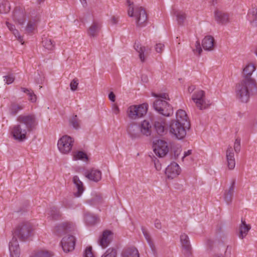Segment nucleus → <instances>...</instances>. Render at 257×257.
<instances>
[{"label": "nucleus", "mask_w": 257, "mask_h": 257, "mask_svg": "<svg viewBox=\"0 0 257 257\" xmlns=\"http://www.w3.org/2000/svg\"><path fill=\"white\" fill-rule=\"evenodd\" d=\"M255 68L252 64H249L243 70L244 79L236 85V96L242 102L246 103L250 96L257 93V84L255 79L251 77Z\"/></svg>", "instance_id": "nucleus-1"}, {"label": "nucleus", "mask_w": 257, "mask_h": 257, "mask_svg": "<svg viewBox=\"0 0 257 257\" xmlns=\"http://www.w3.org/2000/svg\"><path fill=\"white\" fill-rule=\"evenodd\" d=\"M33 228L29 222H24L20 224L13 233V237L9 242L10 257H19L20 250L17 236L21 241L27 240L32 235Z\"/></svg>", "instance_id": "nucleus-2"}, {"label": "nucleus", "mask_w": 257, "mask_h": 257, "mask_svg": "<svg viewBox=\"0 0 257 257\" xmlns=\"http://www.w3.org/2000/svg\"><path fill=\"white\" fill-rule=\"evenodd\" d=\"M128 15L131 17L136 18L137 27H143L146 26L148 19L147 14L146 10L142 7H136L135 9L130 8Z\"/></svg>", "instance_id": "nucleus-3"}, {"label": "nucleus", "mask_w": 257, "mask_h": 257, "mask_svg": "<svg viewBox=\"0 0 257 257\" xmlns=\"http://www.w3.org/2000/svg\"><path fill=\"white\" fill-rule=\"evenodd\" d=\"M190 124H186L178 120H172L170 124V133L178 140L183 139L186 135V128H189Z\"/></svg>", "instance_id": "nucleus-4"}, {"label": "nucleus", "mask_w": 257, "mask_h": 257, "mask_svg": "<svg viewBox=\"0 0 257 257\" xmlns=\"http://www.w3.org/2000/svg\"><path fill=\"white\" fill-rule=\"evenodd\" d=\"M153 107L159 113L165 116H169L173 113L172 106L161 99H157L154 102Z\"/></svg>", "instance_id": "nucleus-5"}, {"label": "nucleus", "mask_w": 257, "mask_h": 257, "mask_svg": "<svg viewBox=\"0 0 257 257\" xmlns=\"http://www.w3.org/2000/svg\"><path fill=\"white\" fill-rule=\"evenodd\" d=\"M147 104H143L138 106L132 105L127 110L128 116L132 119L143 117L147 112Z\"/></svg>", "instance_id": "nucleus-6"}, {"label": "nucleus", "mask_w": 257, "mask_h": 257, "mask_svg": "<svg viewBox=\"0 0 257 257\" xmlns=\"http://www.w3.org/2000/svg\"><path fill=\"white\" fill-rule=\"evenodd\" d=\"M17 120L28 131H31L37 125L36 117L33 114L20 115Z\"/></svg>", "instance_id": "nucleus-7"}, {"label": "nucleus", "mask_w": 257, "mask_h": 257, "mask_svg": "<svg viewBox=\"0 0 257 257\" xmlns=\"http://www.w3.org/2000/svg\"><path fill=\"white\" fill-rule=\"evenodd\" d=\"M192 99L200 109H205L210 104V102L205 99V92L203 90L195 92L193 94Z\"/></svg>", "instance_id": "nucleus-8"}, {"label": "nucleus", "mask_w": 257, "mask_h": 257, "mask_svg": "<svg viewBox=\"0 0 257 257\" xmlns=\"http://www.w3.org/2000/svg\"><path fill=\"white\" fill-rule=\"evenodd\" d=\"M74 140L68 136H63L58 142L59 151L63 154L68 153L72 149Z\"/></svg>", "instance_id": "nucleus-9"}, {"label": "nucleus", "mask_w": 257, "mask_h": 257, "mask_svg": "<svg viewBox=\"0 0 257 257\" xmlns=\"http://www.w3.org/2000/svg\"><path fill=\"white\" fill-rule=\"evenodd\" d=\"M154 152L160 158L165 156L169 152V148L166 142L159 140L154 142Z\"/></svg>", "instance_id": "nucleus-10"}, {"label": "nucleus", "mask_w": 257, "mask_h": 257, "mask_svg": "<svg viewBox=\"0 0 257 257\" xmlns=\"http://www.w3.org/2000/svg\"><path fill=\"white\" fill-rule=\"evenodd\" d=\"M28 131L23 125L21 124L15 125L12 128L11 134L15 140L19 142H23L27 138L26 134Z\"/></svg>", "instance_id": "nucleus-11"}, {"label": "nucleus", "mask_w": 257, "mask_h": 257, "mask_svg": "<svg viewBox=\"0 0 257 257\" xmlns=\"http://www.w3.org/2000/svg\"><path fill=\"white\" fill-rule=\"evenodd\" d=\"M76 239L73 235H68L64 237L61 240L62 247L65 252L74 250L75 245Z\"/></svg>", "instance_id": "nucleus-12"}, {"label": "nucleus", "mask_w": 257, "mask_h": 257, "mask_svg": "<svg viewBox=\"0 0 257 257\" xmlns=\"http://www.w3.org/2000/svg\"><path fill=\"white\" fill-rule=\"evenodd\" d=\"M179 166L176 162H172L166 169L165 174L169 179H173L180 173Z\"/></svg>", "instance_id": "nucleus-13"}, {"label": "nucleus", "mask_w": 257, "mask_h": 257, "mask_svg": "<svg viewBox=\"0 0 257 257\" xmlns=\"http://www.w3.org/2000/svg\"><path fill=\"white\" fill-rule=\"evenodd\" d=\"M111 235V231L108 230H104L98 239V243L99 245L103 248L108 246L112 240Z\"/></svg>", "instance_id": "nucleus-14"}, {"label": "nucleus", "mask_w": 257, "mask_h": 257, "mask_svg": "<svg viewBox=\"0 0 257 257\" xmlns=\"http://www.w3.org/2000/svg\"><path fill=\"white\" fill-rule=\"evenodd\" d=\"M127 132L132 139H136L140 137V125L136 123H132L128 125Z\"/></svg>", "instance_id": "nucleus-15"}, {"label": "nucleus", "mask_w": 257, "mask_h": 257, "mask_svg": "<svg viewBox=\"0 0 257 257\" xmlns=\"http://www.w3.org/2000/svg\"><path fill=\"white\" fill-rule=\"evenodd\" d=\"M13 19L20 25H22L25 21V15L22 8L16 7L13 12Z\"/></svg>", "instance_id": "nucleus-16"}, {"label": "nucleus", "mask_w": 257, "mask_h": 257, "mask_svg": "<svg viewBox=\"0 0 257 257\" xmlns=\"http://www.w3.org/2000/svg\"><path fill=\"white\" fill-rule=\"evenodd\" d=\"M226 157L229 169H233L235 165L234 153L232 147L229 146L226 152Z\"/></svg>", "instance_id": "nucleus-17"}, {"label": "nucleus", "mask_w": 257, "mask_h": 257, "mask_svg": "<svg viewBox=\"0 0 257 257\" xmlns=\"http://www.w3.org/2000/svg\"><path fill=\"white\" fill-rule=\"evenodd\" d=\"M71 224L68 222H65L56 226L54 233L58 236H61L66 232L70 230Z\"/></svg>", "instance_id": "nucleus-18"}, {"label": "nucleus", "mask_w": 257, "mask_h": 257, "mask_svg": "<svg viewBox=\"0 0 257 257\" xmlns=\"http://www.w3.org/2000/svg\"><path fill=\"white\" fill-rule=\"evenodd\" d=\"M215 45L214 39L211 36H206L202 41V46L203 49L207 51H211Z\"/></svg>", "instance_id": "nucleus-19"}, {"label": "nucleus", "mask_w": 257, "mask_h": 257, "mask_svg": "<svg viewBox=\"0 0 257 257\" xmlns=\"http://www.w3.org/2000/svg\"><path fill=\"white\" fill-rule=\"evenodd\" d=\"M85 177L90 180L97 182L101 179V172L98 170L91 169L85 173Z\"/></svg>", "instance_id": "nucleus-20"}, {"label": "nucleus", "mask_w": 257, "mask_h": 257, "mask_svg": "<svg viewBox=\"0 0 257 257\" xmlns=\"http://www.w3.org/2000/svg\"><path fill=\"white\" fill-rule=\"evenodd\" d=\"M154 128L159 135H163L166 132V123L163 119H159L154 122Z\"/></svg>", "instance_id": "nucleus-21"}, {"label": "nucleus", "mask_w": 257, "mask_h": 257, "mask_svg": "<svg viewBox=\"0 0 257 257\" xmlns=\"http://www.w3.org/2000/svg\"><path fill=\"white\" fill-rule=\"evenodd\" d=\"M134 48L139 54V58L141 59L142 62H144L145 60L144 53L146 52L147 54L149 52H150L151 49L147 48L146 49L145 47H142L141 46V44L138 42H136L134 44Z\"/></svg>", "instance_id": "nucleus-22"}, {"label": "nucleus", "mask_w": 257, "mask_h": 257, "mask_svg": "<svg viewBox=\"0 0 257 257\" xmlns=\"http://www.w3.org/2000/svg\"><path fill=\"white\" fill-rule=\"evenodd\" d=\"M214 16L215 20L219 24H225L228 22V15L221 11H216Z\"/></svg>", "instance_id": "nucleus-23"}, {"label": "nucleus", "mask_w": 257, "mask_h": 257, "mask_svg": "<svg viewBox=\"0 0 257 257\" xmlns=\"http://www.w3.org/2000/svg\"><path fill=\"white\" fill-rule=\"evenodd\" d=\"M100 29V26L97 22H93L87 31V34L91 38L96 37Z\"/></svg>", "instance_id": "nucleus-24"}, {"label": "nucleus", "mask_w": 257, "mask_h": 257, "mask_svg": "<svg viewBox=\"0 0 257 257\" xmlns=\"http://www.w3.org/2000/svg\"><path fill=\"white\" fill-rule=\"evenodd\" d=\"M122 257H140L138 250L134 247H131L124 249L121 253Z\"/></svg>", "instance_id": "nucleus-25"}, {"label": "nucleus", "mask_w": 257, "mask_h": 257, "mask_svg": "<svg viewBox=\"0 0 257 257\" xmlns=\"http://www.w3.org/2000/svg\"><path fill=\"white\" fill-rule=\"evenodd\" d=\"M84 221L88 225H93L99 221L98 217L89 212H86L84 214Z\"/></svg>", "instance_id": "nucleus-26"}, {"label": "nucleus", "mask_w": 257, "mask_h": 257, "mask_svg": "<svg viewBox=\"0 0 257 257\" xmlns=\"http://www.w3.org/2000/svg\"><path fill=\"white\" fill-rule=\"evenodd\" d=\"M73 182L77 189V191L74 193L75 197H79L84 191L82 182L79 180L77 176H74L73 178Z\"/></svg>", "instance_id": "nucleus-27"}, {"label": "nucleus", "mask_w": 257, "mask_h": 257, "mask_svg": "<svg viewBox=\"0 0 257 257\" xmlns=\"http://www.w3.org/2000/svg\"><path fill=\"white\" fill-rule=\"evenodd\" d=\"M241 223L239 227V237L243 239L246 235L247 232L250 229V226L246 223L245 220L241 218Z\"/></svg>", "instance_id": "nucleus-28"}, {"label": "nucleus", "mask_w": 257, "mask_h": 257, "mask_svg": "<svg viewBox=\"0 0 257 257\" xmlns=\"http://www.w3.org/2000/svg\"><path fill=\"white\" fill-rule=\"evenodd\" d=\"M151 125L150 124L149 121L144 120L140 126V133L143 134L144 135L148 136L151 135Z\"/></svg>", "instance_id": "nucleus-29"}, {"label": "nucleus", "mask_w": 257, "mask_h": 257, "mask_svg": "<svg viewBox=\"0 0 257 257\" xmlns=\"http://www.w3.org/2000/svg\"><path fill=\"white\" fill-rule=\"evenodd\" d=\"M54 255L52 251L47 250L35 251L32 253L30 257H52Z\"/></svg>", "instance_id": "nucleus-30"}, {"label": "nucleus", "mask_w": 257, "mask_h": 257, "mask_svg": "<svg viewBox=\"0 0 257 257\" xmlns=\"http://www.w3.org/2000/svg\"><path fill=\"white\" fill-rule=\"evenodd\" d=\"M248 19L252 25L255 27L257 26V9L252 8L248 13Z\"/></svg>", "instance_id": "nucleus-31"}, {"label": "nucleus", "mask_w": 257, "mask_h": 257, "mask_svg": "<svg viewBox=\"0 0 257 257\" xmlns=\"http://www.w3.org/2000/svg\"><path fill=\"white\" fill-rule=\"evenodd\" d=\"M180 241L183 248L187 251H189L191 249V245L188 235L185 233L182 234L180 235Z\"/></svg>", "instance_id": "nucleus-32"}, {"label": "nucleus", "mask_w": 257, "mask_h": 257, "mask_svg": "<svg viewBox=\"0 0 257 257\" xmlns=\"http://www.w3.org/2000/svg\"><path fill=\"white\" fill-rule=\"evenodd\" d=\"M187 118L186 112L182 109H179L176 112V119L175 120H178V121L183 122L186 124H190Z\"/></svg>", "instance_id": "nucleus-33"}, {"label": "nucleus", "mask_w": 257, "mask_h": 257, "mask_svg": "<svg viewBox=\"0 0 257 257\" xmlns=\"http://www.w3.org/2000/svg\"><path fill=\"white\" fill-rule=\"evenodd\" d=\"M142 232L147 241L148 243L149 244V246H150L151 249L153 251H154L155 250V246L153 243V241L151 238V237L148 232V231L145 229V227H142L141 228Z\"/></svg>", "instance_id": "nucleus-34"}, {"label": "nucleus", "mask_w": 257, "mask_h": 257, "mask_svg": "<svg viewBox=\"0 0 257 257\" xmlns=\"http://www.w3.org/2000/svg\"><path fill=\"white\" fill-rule=\"evenodd\" d=\"M81 120L79 119L77 115H73L69 119V123L73 127L78 130L80 127Z\"/></svg>", "instance_id": "nucleus-35"}, {"label": "nucleus", "mask_w": 257, "mask_h": 257, "mask_svg": "<svg viewBox=\"0 0 257 257\" xmlns=\"http://www.w3.org/2000/svg\"><path fill=\"white\" fill-rule=\"evenodd\" d=\"M10 10L11 7L8 2L5 0H0V13H7Z\"/></svg>", "instance_id": "nucleus-36"}, {"label": "nucleus", "mask_w": 257, "mask_h": 257, "mask_svg": "<svg viewBox=\"0 0 257 257\" xmlns=\"http://www.w3.org/2000/svg\"><path fill=\"white\" fill-rule=\"evenodd\" d=\"M24 108L23 105L18 103L13 102L11 105L10 108V113L13 115H15L19 111Z\"/></svg>", "instance_id": "nucleus-37"}, {"label": "nucleus", "mask_w": 257, "mask_h": 257, "mask_svg": "<svg viewBox=\"0 0 257 257\" xmlns=\"http://www.w3.org/2000/svg\"><path fill=\"white\" fill-rule=\"evenodd\" d=\"M48 214L53 219H57L60 216L59 210L54 206L50 208Z\"/></svg>", "instance_id": "nucleus-38"}, {"label": "nucleus", "mask_w": 257, "mask_h": 257, "mask_svg": "<svg viewBox=\"0 0 257 257\" xmlns=\"http://www.w3.org/2000/svg\"><path fill=\"white\" fill-rule=\"evenodd\" d=\"M21 91L26 93L29 96V100L32 102H35L36 101V95L34 94V92L31 89L21 87Z\"/></svg>", "instance_id": "nucleus-39"}, {"label": "nucleus", "mask_w": 257, "mask_h": 257, "mask_svg": "<svg viewBox=\"0 0 257 257\" xmlns=\"http://www.w3.org/2000/svg\"><path fill=\"white\" fill-rule=\"evenodd\" d=\"M36 28V21L35 20H30L27 24L25 31L28 34H32Z\"/></svg>", "instance_id": "nucleus-40"}, {"label": "nucleus", "mask_w": 257, "mask_h": 257, "mask_svg": "<svg viewBox=\"0 0 257 257\" xmlns=\"http://www.w3.org/2000/svg\"><path fill=\"white\" fill-rule=\"evenodd\" d=\"M174 15L176 17V19L178 23L180 25L183 24V23L186 19V15L184 13L180 11L174 12Z\"/></svg>", "instance_id": "nucleus-41"}, {"label": "nucleus", "mask_w": 257, "mask_h": 257, "mask_svg": "<svg viewBox=\"0 0 257 257\" xmlns=\"http://www.w3.org/2000/svg\"><path fill=\"white\" fill-rule=\"evenodd\" d=\"M73 159L75 160H81L87 161L88 160V158L85 153L81 151H78L76 152L75 154H74Z\"/></svg>", "instance_id": "nucleus-42"}, {"label": "nucleus", "mask_w": 257, "mask_h": 257, "mask_svg": "<svg viewBox=\"0 0 257 257\" xmlns=\"http://www.w3.org/2000/svg\"><path fill=\"white\" fill-rule=\"evenodd\" d=\"M43 46L47 49L51 50L54 47V42L51 39H45L42 41Z\"/></svg>", "instance_id": "nucleus-43"}, {"label": "nucleus", "mask_w": 257, "mask_h": 257, "mask_svg": "<svg viewBox=\"0 0 257 257\" xmlns=\"http://www.w3.org/2000/svg\"><path fill=\"white\" fill-rule=\"evenodd\" d=\"M117 251L113 247L109 248L101 257H116Z\"/></svg>", "instance_id": "nucleus-44"}, {"label": "nucleus", "mask_w": 257, "mask_h": 257, "mask_svg": "<svg viewBox=\"0 0 257 257\" xmlns=\"http://www.w3.org/2000/svg\"><path fill=\"white\" fill-rule=\"evenodd\" d=\"M83 257H95L92 246H88L86 247L83 252Z\"/></svg>", "instance_id": "nucleus-45"}, {"label": "nucleus", "mask_w": 257, "mask_h": 257, "mask_svg": "<svg viewBox=\"0 0 257 257\" xmlns=\"http://www.w3.org/2000/svg\"><path fill=\"white\" fill-rule=\"evenodd\" d=\"M153 96H154L155 97L158 98V99H161L164 100H170V98L169 97V95L167 93H160L159 94H156L155 93H153Z\"/></svg>", "instance_id": "nucleus-46"}, {"label": "nucleus", "mask_w": 257, "mask_h": 257, "mask_svg": "<svg viewBox=\"0 0 257 257\" xmlns=\"http://www.w3.org/2000/svg\"><path fill=\"white\" fill-rule=\"evenodd\" d=\"M234 150L236 153H238L240 151V139H236L234 144Z\"/></svg>", "instance_id": "nucleus-47"}, {"label": "nucleus", "mask_w": 257, "mask_h": 257, "mask_svg": "<svg viewBox=\"0 0 257 257\" xmlns=\"http://www.w3.org/2000/svg\"><path fill=\"white\" fill-rule=\"evenodd\" d=\"M78 85V80L77 78L73 79L70 84L71 90L73 91H75L77 89Z\"/></svg>", "instance_id": "nucleus-48"}, {"label": "nucleus", "mask_w": 257, "mask_h": 257, "mask_svg": "<svg viewBox=\"0 0 257 257\" xmlns=\"http://www.w3.org/2000/svg\"><path fill=\"white\" fill-rule=\"evenodd\" d=\"M235 184V180H232L231 185L229 188V189L228 190L225 191V193L233 195Z\"/></svg>", "instance_id": "nucleus-49"}, {"label": "nucleus", "mask_w": 257, "mask_h": 257, "mask_svg": "<svg viewBox=\"0 0 257 257\" xmlns=\"http://www.w3.org/2000/svg\"><path fill=\"white\" fill-rule=\"evenodd\" d=\"M232 197L233 195L224 193V199L227 204H230L232 202Z\"/></svg>", "instance_id": "nucleus-50"}, {"label": "nucleus", "mask_w": 257, "mask_h": 257, "mask_svg": "<svg viewBox=\"0 0 257 257\" xmlns=\"http://www.w3.org/2000/svg\"><path fill=\"white\" fill-rule=\"evenodd\" d=\"M12 32L16 37V38H17L18 40L22 43V44H23V37L20 35L19 31L17 29H15L13 31H12Z\"/></svg>", "instance_id": "nucleus-51"}, {"label": "nucleus", "mask_w": 257, "mask_h": 257, "mask_svg": "<svg viewBox=\"0 0 257 257\" xmlns=\"http://www.w3.org/2000/svg\"><path fill=\"white\" fill-rule=\"evenodd\" d=\"M4 80L6 81L8 84H11L14 80V77L12 75H7L4 76Z\"/></svg>", "instance_id": "nucleus-52"}, {"label": "nucleus", "mask_w": 257, "mask_h": 257, "mask_svg": "<svg viewBox=\"0 0 257 257\" xmlns=\"http://www.w3.org/2000/svg\"><path fill=\"white\" fill-rule=\"evenodd\" d=\"M164 45L162 44L159 43L156 45L155 50L158 53H161L164 49Z\"/></svg>", "instance_id": "nucleus-53"}, {"label": "nucleus", "mask_w": 257, "mask_h": 257, "mask_svg": "<svg viewBox=\"0 0 257 257\" xmlns=\"http://www.w3.org/2000/svg\"><path fill=\"white\" fill-rule=\"evenodd\" d=\"M195 48V50L198 52V54L200 55L201 53L202 50L199 41H197L196 42ZM193 51H194L195 49H194Z\"/></svg>", "instance_id": "nucleus-54"}, {"label": "nucleus", "mask_w": 257, "mask_h": 257, "mask_svg": "<svg viewBox=\"0 0 257 257\" xmlns=\"http://www.w3.org/2000/svg\"><path fill=\"white\" fill-rule=\"evenodd\" d=\"M108 98L112 102H114L115 100V96L113 92H110L108 94Z\"/></svg>", "instance_id": "nucleus-55"}, {"label": "nucleus", "mask_w": 257, "mask_h": 257, "mask_svg": "<svg viewBox=\"0 0 257 257\" xmlns=\"http://www.w3.org/2000/svg\"><path fill=\"white\" fill-rule=\"evenodd\" d=\"M155 226L157 229L161 228V227H162L161 223L160 221L158 219H156L155 221Z\"/></svg>", "instance_id": "nucleus-56"}, {"label": "nucleus", "mask_w": 257, "mask_h": 257, "mask_svg": "<svg viewBox=\"0 0 257 257\" xmlns=\"http://www.w3.org/2000/svg\"><path fill=\"white\" fill-rule=\"evenodd\" d=\"M213 243H214V242L213 240H212L211 239H208L206 241V245L208 247H209V248L211 249L212 248V247L213 246Z\"/></svg>", "instance_id": "nucleus-57"}, {"label": "nucleus", "mask_w": 257, "mask_h": 257, "mask_svg": "<svg viewBox=\"0 0 257 257\" xmlns=\"http://www.w3.org/2000/svg\"><path fill=\"white\" fill-rule=\"evenodd\" d=\"M6 25H7V26L8 27V28H9V29L12 32L16 29L15 25H14L9 22H7Z\"/></svg>", "instance_id": "nucleus-58"}, {"label": "nucleus", "mask_w": 257, "mask_h": 257, "mask_svg": "<svg viewBox=\"0 0 257 257\" xmlns=\"http://www.w3.org/2000/svg\"><path fill=\"white\" fill-rule=\"evenodd\" d=\"M117 22H118L117 18L115 17V16H113L111 18V22L112 24H113V25L116 24Z\"/></svg>", "instance_id": "nucleus-59"}, {"label": "nucleus", "mask_w": 257, "mask_h": 257, "mask_svg": "<svg viewBox=\"0 0 257 257\" xmlns=\"http://www.w3.org/2000/svg\"><path fill=\"white\" fill-rule=\"evenodd\" d=\"M192 153V150H189L187 152H185L184 154V156L183 157V159L190 155H191Z\"/></svg>", "instance_id": "nucleus-60"}, {"label": "nucleus", "mask_w": 257, "mask_h": 257, "mask_svg": "<svg viewBox=\"0 0 257 257\" xmlns=\"http://www.w3.org/2000/svg\"><path fill=\"white\" fill-rule=\"evenodd\" d=\"M211 257H224L221 253H215Z\"/></svg>", "instance_id": "nucleus-61"}, {"label": "nucleus", "mask_w": 257, "mask_h": 257, "mask_svg": "<svg viewBox=\"0 0 257 257\" xmlns=\"http://www.w3.org/2000/svg\"><path fill=\"white\" fill-rule=\"evenodd\" d=\"M195 89V86L192 85L188 87V91L189 92H192Z\"/></svg>", "instance_id": "nucleus-62"}, {"label": "nucleus", "mask_w": 257, "mask_h": 257, "mask_svg": "<svg viewBox=\"0 0 257 257\" xmlns=\"http://www.w3.org/2000/svg\"><path fill=\"white\" fill-rule=\"evenodd\" d=\"M63 204H64V206L66 208H70L71 207V204H69L67 202H64Z\"/></svg>", "instance_id": "nucleus-63"}, {"label": "nucleus", "mask_w": 257, "mask_h": 257, "mask_svg": "<svg viewBox=\"0 0 257 257\" xmlns=\"http://www.w3.org/2000/svg\"><path fill=\"white\" fill-rule=\"evenodd\" d=\"M142 80H143L144 82H147L148 81V79L147 78V76L146 75H143L142 76Z\"/></svg>", "instance_id": "nucleus-64"}]
</instances>
